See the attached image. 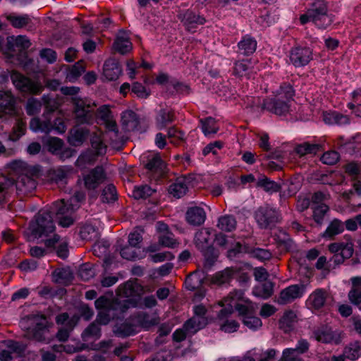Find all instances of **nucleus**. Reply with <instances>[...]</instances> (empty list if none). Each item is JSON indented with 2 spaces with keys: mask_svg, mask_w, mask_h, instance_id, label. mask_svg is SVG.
Here are the masks:
<instances>
[{
  "mask_svg": "<svg viewBox=\"0 0 361 361\" xmlns=\"http://www.w3.org/2000/svg\"><path fill=\"white\" fill-rule=\"evenodd\" d=\"M334 16L329 13L326 0H313L307 11L300 16V22L305 25L312 22L319 29L325 30L334 22Z\"/></svg>",
  "mask_w": 361,
  "mask_h": 361,
  "instance_id": "obj_1",
  "label": "nucleus"
},
{
  "mask_svg": "<svg viewBox=\"0 0 361 361\" xmlns=\"http://www.w3.org/2000/svg\"><path fill=\"white\" fill-rule=\"evenodd\" d=\"M73 112L76 124L90 125L94 123L96 116V104L94 102H92L86 99L74 97L73 98Z\"/></svg>",
  "mask_w": 361,
  "mask_h": 361,
  "instance_id": "obj_2",
  "label": "nucleus"
},
{
  "mask_svg": "<svg viewBox=\"0 0 361 361\" xmlns=\"http://www.w3.org/2000/svg\"><path fill=\"white\" fill-rule=\"evenodd\" d=\"M254 218L260 229L271 230L281 221V214L278 209L266 204L255 211Z\"/></svg>",
  "mask_w": 361,
  "mask_h": 361,
  "instance_id": "obj_3",
  "label": "nucleus"
},
{
  "mask_svg": "<svg viewBox=\"0 0 361 361\" xmlns=\"http://www.w3.org/2000/svg\"><path fill=\"white\" fill-rule=\"evenodd\" d=\"M91 146L93 149H88L82 152L76 161L78 166L92 164L99 156L103 155L106 152V146L104 144L100 135L94 133L90 138Z\"/></svg>",
  "mask_w": 361,
  "mask_h": 361,
  "instance_id": "obj_4",
  "label": "nucleus"
},
{
  "mask_svg": "<svg viewBox=\"0 0 361 361\" xmlns=\"http://www.w3.org/2000/svg\"><path fill=\"white\" fill-rule=\"evenodd\" d=\"M11 79L16 88L24 94H39L44 89L40 82L32 80L18 71L11 73Z\"/></svg>",
  "mask_w": 361,
  "mask_h": 361,
  "instance_id": "obj_5",
  "label": "nucleus"
},
{
  "mask_svg": "<svg viewBox=\"0 0 361 361\" xmlns=\"http://www.w3.org/2000/svg\"><path fill=\"white\" fill-rule=\"evenodd\" d=\"M354 245L352 242H337L331 243L329 245V250L334 254L329 259L331 264L339 265L343 263L345 259H349L353 256L354 252Z\"/></svg>",
  "mask_w": 361,
  "mask_h": 361,
  "instance_id": "obj_6",
  "label": "nucleus"
},
{
  "mask_svg": "<svg viewBox=\"0 0 361 361\" xmlns=\"http://www.w3.org/2000/svg\"><path fill=\"white\" fill-rule=\"evenodd\" d=\"M55 231V226L51 212L39 211L36 216V226H32V234L36 237L49 235Z\"/></svg>",
  "mask_w": 361,
  "mask_h": 361,
  "instance_id": "obj_7",
  "label": "nucleus"
},
{
  "mask_svg": "<svg viewBox=\"0 0 361 361\" xmlns=\"http://www.w3.org/2000/svg\"><path fill=\"white\" fill-rule=\"evenodd\" d=\"M313 59L312 49L307 47L297 46L289 51V60L295 68L307 66Z\"/></svg>",
  "mask_w": 361,
  "mask_h": 361,
  "instance_id": "obj_8",
  "label": "nucleus"
},
{
  "mask_svg": "<svg viewBox=\"0 0 361 361\" xmlns=\"http://www.w3.org/2000/svg\"><path fill=\"white\" fill-rule=\"evenodd\" d=\"M33 319L35 322V325L28 332L30 337L37 341H45L44 334L54 326V324L47 320V317L45 314L41 313L33 314Z\"/></svg>",
  "mask_w": 361,
  "mask_h": 361,
  "instance_id": "obj_9",
  "label": "nucleus"
},
{
  "mask_svg": "<svg viewBox=\"0 0 361 361\" xmlns=\"http://www.w3.org/2000/svg\"><path fill=\"white\" fill-rule=\"evenodd\" d=\"M145 168L147 170L149 176L156 180L161 179L167 173V167L165 161L161 159L159 154H155L148 157Z\"/></svg>",
  "mask_w": 361,
  "mask_h": 361,
  "instance_id": "obj_10",
  "label": "nucleus"
},
{
  "mask_svg": "<svg viewBox=\"0 0 361 361\" xmlns=\"http://www.w3.org/2000/svg\"><path fill=\"white\" fill-rule=\"evenodd\" d=\"M282 97L278 96L264 99L262 109L278 116H286L290 111V104Z\"/></svg>",
  "mask_w": 361,
  "mask_h": 361,
  "instance_id": "obj_11",
  "label": "nucleus"
},
{
  "mask_svg": "<svg viewBox=\"0 0 361 361\" xmlns=\"http://www.w3.org/2000/svg\"><path fill=\"white\" fill-rule=\"evenodd\" d=\"M310 344L306 340L300 338L294 348H286L283 350L280 361H304L301 355L308 352Z\"/></svg>",
  "mask_w": 361,
  "mask_h": 361,
  "instance_id": "obj_12",
  "label": "nucleus"
},
{
  "mask_svg": "<svg viewBox=\"0 0 361 361\" xmlns=\"http://www.w3.org/2000/svg\"><path fill=\"white\" fill-rule=\"evenodd\" d=\"M312 334L317 341L324 343L338 344L341 341L340 334L334 331L327 326H322L314 329Z\"/></svg>",
  "mask_w": 361,
  "mask_h": 361,
  "instance_id": "obj_13",
  "label": "nucleus"
},
{
  "mask_svg": "<svg viewBox=\"0 0 361 361\" xmlns=\"http://www.w3.org/2000/svg\"><path fill=\"white\" fill-rule=\"evenodd\" d=\"M133 305L130 299H127L123 301H120L118 299H112L107 309L106 310L109 316L114 319H122L124 317V314Z\"/></svg>",
  "mask_w": 361,
  "mask_h": 361,
  "instance_id": "obj_14",
  "label": "nucleus"
},
{
  "mask_svg": "<svg viewBox=\"0 0 361 361\" xmlns=\"http://www.w3.org/2000/svg\"><path fill=\"white\" fill-rule=\"evenodd\" d=\"M105 179L102 166H97L84 176L85 186L87 190L96 189Z\"/></svg>",
  "mask_w": 361,
  "mask_h": 361,
  "instance_id": "obj_15",
  "label": "nucleus"
},
{
  "mask_svg": "<svg viewBox=\"0 0 361 361\" xmlns=\"http://www.w3.org/2000/svg\"><path fill=\"white\" fill-rule=\"evenodd\" d=\"M329 300H333V298L328 292L324 289L318 288L310 294L307 301L313 309L319 310L326 307Z\"/></svg>",
  "mask_w": 361,
  "mask_h": 361,
  "instance_id": "obj_16",
  "label": "nucleus"
},
{
  "mask_svg": "<svg viewBox=\"0 0 361 361\" xmlns=\"http://www.w3.org/2000/svg\"><path fill=\"white\" fill-rule=\"evenodd\" d=\"M302 286L298 284L291 285L281 291L277 302L280 305H286L302 297Z\"/></svg>",
  "mask_w": 361,
  "mask_h": 361,
  "instance_id": "obj_17",
  "label": "nucleus"
},
{
  "mask_svg": "<svg viewBox=\"0 0 361 361\" xmlns=\"http://www.w3.org/2000/svg\"><path fill=\"white\" fill-rule=\"evenodd\" d=\"M181 21L188 32H194L198 25L206 23L205 18L190 10H187L183 15Z\"/></svg>",
  "mask_w": 361,
  "mask_h": 361,
  "instance_id": "obj_18",
  "label": "nucleus"
},
{
  "mask_svg": "<svg viewBox=\"0 0 361 361\" xmlns=\"http://www.w3.org/2000/svg\"><path fill=\"white\" fill-rule=\"evenodd\" d=\"M122 73V68L115 59H107L103 66V76L109 81L116 80Z\"/></svg>",
  "mask_w": 361,
  "mask_h": 361,
  "instance_id": "obj_19",
  "label": "nucleus"
},
{
  "mask_svg": "<svg viewBox=\"0 0 361 361\" xmlns=\"http://www.w3.org/2000/svg\"><path fill=\"white\" fill-rule=\"evenodd\" d=\"M275 240L279 248L283 251L290 252L296 250L297 246L290 235L285 231L280 229L275 234Z\"/></svg>",
  "mask_w": 361,
  "mask_h": 361,
  "instance_id": "obj_20",
  "label": "nucleus"
},
{
  "mask_svg": "<svg viewBox=\"0 0 361 361\" xmlns=\"http://www.w3.org/2000/svg\"><path fill=\"white\" fill-rule=\"evenodd\" d=\"M352 286L348 298L351 304L361 310V276L351 278Z\"/></svg>",
  "mask_w": 361,
  "mask_h": 361,
  "instance_id": "obj_21",
  "label": "nucleus"
},
{
  "mask_svg": "<svg viewBox=\"0 0 361 361\" xmlns=\"http://www.w3.org/2000/svg\"><path fill=\"white\" fill-rule=\"evenodd\" d=\"M323 145L320 143H311L310 142H304L300 144H296L294 147L293 152L300 157L305 155H315L317 152L323 151Z\"/></svg>",
  "mask_w": 361,
  "mask_h": 361,
  "instance_id": "obj_22",
  "label": "nucleus"
},
{
  "mask_svg": "<svg viewBox=\"0 0 361 361\" xmlns=\"http://www.w3.org/2000/svg\"><path fill=\"white\" fill-rule=\"evenodd\" d=\"M213 235L208 228H203L195 233L194 244L198 250L213 245Z\"/></svg>",
  "mask_w": 361,
  "mask_h": 361,
  "instance_id": "obj_23",
  "label": "nucleus"
},
{
  "mask_svg": "<svg viewBox=\"0 0 361 361\" xmlns=\"http://www.w3.org/2000/svg\"><path fill=\"white\" fill-rule=\"evenodd\" d=\"M187 222L192 226H200L206 219V213L203 208L193 207L189 208L185 214Z\"/></svg>",
  "mask_w": 361,
  "mask_h": 361,
  "instance_id": "obj_24",
  "label": "nucleus"
},
{
  "mask_svg": "<svg viewBox=\"0 0 361 361\" xmlns=\"http://www.w3.org/2000/svg\"><path fill=\"white\" fill-rule=\"evenodd\" d=\"M121 123L128 131L138 130L140 119L137 114L132 110H127L121 114Z\"/></svg>",
  "mask_w": 361,
  "mask_h": 361,
  "instance_id": "obj_25",
  "label": "nucleus"
},
{
  "mask_svg": "<svg viewBox=\"0 0 361 361\" xmlns=\"http://www.w3.org/2000/svg\"><path fill=\"white\" fill-rule=\"evenodd\" d=\"M16 185L18 190L23 193H28L36 188L37 182L32 176L27 173H23L18 177Z\"/></svg>",
  "mask_w": 361,
  "mask_h": 361,
  "instance_id": "obj_26",
  "label": "nucleus"
},
{
  "mask_svg": "<svg viewBox=\"0 0 361 361\" xmlns=\"http://www.w3.org/2000/svg\"><path fill=\"white\" fill-rule=\"evenodd\" d=\"M188 190V180L184 176L177 178L168 189L169 192L176 198L184 196Z\"/></svg>",
  "mask_w": 361,
  "mask_h": 361,
  "instance_id": "obj_27",
  "label": "nucleus"
},
{
  "mask_svg": "<svg viewBox=\"0 0 361 361\" xmlns=\"http://www.w3.org/2000/svg\"><path fill=\"white\" fill-rule=\"evenodd\" d=\"M16 100L11 92L0 90V111L12 114L15 111Z\"/></svg>",
  "mask_w": 361,
  "mask_h": 361,
  "instance_id": "obj_28",
  "label": "nucleus"
},
{
  "mask_svg": "<svg viewBox=\"0 0 361 361\" xmlns=\"http://www.w3.org/2000/svg\"><path fill=\"white\" fill-rule=\"evenodd\" d=\"M80 317L77 314H74L71 317V319L66 324V326L61 327L56 334V338L61 342L68 341L71 332L73 330L75 326L78 324Z\"/></svg>",
  "mask_w": 361,
  "mask_h": 361,
  "instance_id": "obj_29",
  "label": "nucleus"
},
{
  "mask_svg": "<svg viewBox=\"0 0 361 361\" xmlns=\"http://www.w3.org/2000/svg\"><path fill=\"white\" fill-rule=\"evenodd\" d=\"M257 41L250 35L244 36L238 43V47L240 53L245 56L252 54L257 49Z\"/></svg>",
  "mask_w": 361,
  "mask_h": 361,
  "instance_id": "obj_30",
  "label": "nucleus"
},
{
  "mask_svg": "<svg viewBox=\"0 0 361 361\" xmlns=\"http://www.w3.org/2000/svg\"><path fill=\"white\" fill-rule=\"evenodd\" d=\"M297 322V316L294 311H286L279 319V328L285 333H288L293 329L294 324Z\"/></svg>",
  "mask_w": 361,
  "mask_h": 361,
  "instance_id": "obj_31",
  "label": "nucleus"
},
{
  "mask_svg": "<svg viewBox=\"0 0 361 361\" xmlns=\"http://www.w3.org/2000/svg\"><path fill=\"white\" fill-rule=\"evenodd\" d=\"M204 257V267L211 269L219 257V251L213 245L199 250Z\"/></svg>",
  "mask_w": 361,
  "mask_h": 361,
  "instance_id": "obj_32",
  "label": "nucleus"
},
{
  "mask_svg": "<svg viewBox=\"0 0 361 361\" xmlns=\"http://www.w3.org/2000/svg\"><path fill=\"white\" fill-rule=\"evenodd\" d=\"M323 120L327 124H337L339 126L349 123V118L338 111L324 112Z\"/></svg>",
  "mask_w": 361,
  "mask_h": 361,
  "instance_id": "obj_33",
  "label": "nucleus"
},
{
  "mask_svg": "<svg viewBox=\"0 0 361 361\" xmlns=\"http://www.w3.org/2000/svg\"><path fill=\"white\" fill-rule=\"evenodd\" d=\"M175 120V114L171 111L161 109L159 111L156 117V126L158 129H163L172 123Z\"/></svg>",
  "mask_w": 361,
  "mask_h": 361,
  "instance_id": "obj_34",
  "label": "nucleus"
},
{
  "mask_svg": "<svg viewBox=\"0 0 361 361\" xmlns=\"http://www.w3.org/2000/svg\"><path fill=\"white\" fill-rule=\"evenodd\" d=\"M44 120L41 121L39 118H33L30 122V128L34 131H42L49 133L53 128V124L51 118H47L44 115Z\"/></svg>",
  "mask_w": 361,
  "mask_h": 361,
  "instance_id": "obj_35",
  "label": "nucleus"
},
{
  "mask_svg": "<svg viewBox=\"0 0 361 361\" xmlns=\"http://www.w3.org/2000/svg\"><path fill=\"white\" fill-rule=\"evenodd\" d=\"M233 274L234 270L232 268H226L214 274L211 281L213 284L218 286L228 283L233 279Z\"/></svg>",
  "mask_w": 361,
  "mask_h": 361,
  "instance_id": "obj_36",
  "label": "nucleus"
},
{
  "mask_svg": "<svg viewBox=\"0 0 361 361\" xmlns=\"http://www.w3.org/2000/svg\"><path fill=\"white\" fill-rule=\"evenodd\" d=\"M90 130L86 128H79L73 129L71 132L69 142L74 146H79L82 145L84 141L87 138Z\"/></svg>",
  "mask_w": 361,
  "mask_h": 361,
  "instance_id": "obj_37",
  "label": "nucleus"
},
{
  "mask_svg": "<svg viewBox=\"0 0 361 361\" xmlns=\"http://www.w3.org/2000/svg\"><path fill=\"white\" fill-rule=\"evenodd\" d=\"M135 326L133 324L123 322L115 326L114 333L117 337L126 338L137 333Z\"/></svg>",
  "mask_w": 361,
  "mask_h": 361,
  "instance_id": "obj_38",
  "label": "nucleus"
},
{
  "mask_svg": "<svg viewBox=\"0 0 361 361\" xmlns=\"http://www.w3.org/2000/svg\"><path fill=\"white\" fill-rule=\"evenodd\" d=\"M244 302L245 303L236 302L234 304V308L238 312L241 319L245 317L256 314V307L254 305L248 300Z\"/></svg>",
  "mask_w": 361,
  "mask_h": 361,
  "instance_id": "obj_39",
  "label": "nucleus"
},
{
  "mask_svg": "<svg viewBox=\"0 0 361 361\" xmlns=\"http://www.w3.org/2000/svg\"><path fill=\"white\" fill-rule=\"evenodd\" d=\"M237 221L233 215H224L220 216L218 220V228L224 231L231 232L235 229Z\"/></svg>",
  "mask_w": 361,
  "mask_h": 361,
  "instance_id": "obj_40",
  "label": "nucleus"
},
{
  "mask_svg": "<svg viewBox=\"0 0 361 361\" xmlns=\"http://www.w3.org/2000/svg\"><path fill=\"white\" fill-rule=\"evenodd\" d=\"M31 45L29 39L23 35H18L16 38L11 37V39L8 40L7 47L8 49L12 51H15V47L20 49H28Z\"/></svg>",
  "mask_w": 361,
  "mask_h": 361,
  "instance_id": "obj_41",
  "label": "nucleus"
},
{
  "mask_svg": "<svg viewBox=\"0 0 361 361\" xmlns=\"http://www.w3.org/2000/svg\"><path fill=\"white\" fill-rule=\"evenodd\" d=\"M251 69V61L247 59L239 60L235 62L233 68V75L237 77L247 76Z\"/></svg>",
  "mask_w": 361,
  "mask_h": 361,
  "instance_id": "obj_42",
  "label": "nucleus"
},
{
  "mask_svg": "<svg viewBox=\"0 0 361 361\" xmlns=\"http://www.w3.org/2000/svg\"><path fill=\"white\" fill-rule=\"evenodd\" d=\"M132 319L136 324L146 329L156 324L155 320L152 319L148 313L144 312L135 314Z\"/></svg>",
  "mask_w": 361,
  "mask_h": 361,
  "instance_id": "obj_43",
  "label": "nucleus"
},
{
  "mask_svg": "<svg viewBox=\"0 0 361 361\" xmlns=\"http://www.w3.org/2000/svg\"><path fill=\"white\" fill-rule=\"evenodd\" d=\"M75 206L70 201L65 202L64 200H61L60 202H56L54 213L56 217L72 214L75 210Z\"/></svg>",
  "mask_w": 361,
  "mask_h": 361,
  "instance_id": "obj_44",
  "label": "nucleus"
},
{
  "mask_svg": "<svg viewBox=\"0 0 361 361\" xmlns=\"http://www.w3.org/2000/svg\"><path fill=\"white\" fill-rule=\"evenodd\" d=\"M344 231V226L341 221L335 219L328 226L326 231L323 233V237L331 238Z\"/></svg>",
  "mask_w": 361,
  "mask_h": 361,
  "instance_id": "obj_45",
  "label": "nucleus"
},
{
  "mask_svg": "<svg viewBox=\"0 0 361 361\" xmlns=\"http://www.w3.org/2000/svg\"><path fill=\"white\" fill-rule=\"evenodd\" d=\"M257 186L263 188L264 191L269 193L277 192L281 189V185L279 183L271 180L267 177L259 179Z\"/></svg>",
  "mask_w": 361,
  "mask_h": 361,
  "instance_id": "obj_46",
  "label": "nucleus"
},
{
  "mask_svg": "<svg viewBox=\"0 0 361 361\" xmlns=\"http://www.w3.org/2000/svg\"><path fill=\"white\" fill-rule=\"evenodd\" d=\"M200 122L202 132L206 136L210 134H215L219 130L215 118L211 116L200 119Z\"/></svg>",
  "mask_w": 361,
  "mask_h": 361,
  "instance_id": "obj_47",
  "label": "nucleus"
},
{
  "mask_svg": "<svg viewBox=\"0 0 361 361\" xmlns=\"http://www.w3.org/2000/svg\"><path fill=\"white\" fill-rule=\"evenodd\" d=\"M113 47L116 51L124 55L132 49V43L128 38L117 37L113 44Z\"/></svg>",
  "mask_w": 361,
  "mask_h": 361,
  "instance_id": "obj_48",
  "label": "nucleus"
},
{
  "mask_svg": "<svg viewBox=\"0 0 361 361\" xmlns=\"http://www.w3.org/2000/svg\"><path fill=\"white\" fill-rule=\"evenodd\" d=\"M344 356L350 360H357L361 354V342L350 343L344 348Z\"/></svg>",
  "mask_w": 361,
  "mask_h": 361,
  "instance_id": "obj_49",
  "label": "nucleus"
},
{
  "mask_svg": "<svg viewBox=\"0 0 361 361\" xmlns=\"http://www.w3.org/2000/svg\"><path fill=\"white\" fill-rule=\"evenodd\" d=\"M202 278L197 272H192L187 276L184 284L189 290H195L202 285Z\"/></svg>",
  "mask_w": 361,
  "mask_h": 361,
  "instance_id": "obj_50",
  "label": "nucleus"
},
{
  "mask_svg": "<svg viewBox=\"0 0 361 361\" xmlns=\"http://www.w3.org/2000/svg\"><path fill=\"white\" fill-rule=\"evenodd\" d=\"M95 321L92 322L82 332L83 341H87L90 338H99L101 336V328Z\"/></svg>",
  "mask_w": 361,
  "mask_h": 361,
  "instance_id": "obj_51",
  "label": "nucleus"
},
{
  "mask_svg": "<svg viewBox=\"0 0 361 361\" xmlns=\"http://www.w3.org/2000/svg\"><path fill=\"white\" fill-rule=\"evenodd\" d=\"M26 132V123L22 120H18L13 127L12 131L8 136L11 141L18 140Z\"/></svg>",
  "mask_w": 361,
  "mask_h": 361,
  "instance_id": "obj_52",
  "label": "nucleus"
},
{
  "mask_svg": "<svg viewBox=\"0 0 361 361\" xmlns=\"http://www.w3.org/2000/svg\"><path fill=\"white\" fill-rule=\"evenodd\" d=\"M155 192L147 185L135 186L133 190L132 196L136 199H146L153 195Z\"/></svg>",
  "mask_w": 361,
  "mask_h": 361,
  "instance_id": "obj_53",
  "label": "nucleus"
},
{
  "mask_svg": "<svg viewBox=\"0 0 361 361\" xmlns=\"http://www.w3.org/2000/svg\"><path fill=\"white\" fill-rule=\"evenodd\" d=\"M7 20L15 28H22L31 22L30 16L27 14L22 16L10 15L7 17Z\"/></svg>",
  "mask_w": 361,
  "mask_h": 361,
  "instance_id": "obj_54",
  "label": "nucleus"
},
{
  "mask_svg": "<svg viewBox=\"0 0 361 361\" xmlns=\"http://www.w3.org/2000/svg\"><path fill=\"white\" fill-rule=\"evenodd\" d=\"M80 235L82 240L90 241L97 238L98 233L94 226L85 224L80 228Z\"/></svg>",
  "mask_w": 361,
  "mask_h": 361,
  "instance_id": "obj_55",
  "label": "nucleus"
},
{
  "mask_svg": "<svg viewBox=\"0 0 361 361\" xmlns=\"http://www.w3.org/2000/svg\"><path fill=\"white\" fill-rule=\"evenodd\" d=\"M140 249L132 245H126L121 249V256L128 260L140 259Z\"/></svg>",
  "mask_w": 361,
  "mask_h": 361,
  "instance_id": "obj_56",
  "label": "nucleus"
},
{
  "mask_svg": "<svg viewBox=\"0 0 361 361\" xmlns=\"http://www.w3.org/2000/svg\"><path fill=\"white\" fill-rule=\"evenodd\" d=\"M313 209V219L317 224L321 226L323 224L324 218L326 214L329 212V208L325 204H320Z\"/></svg>",
  "mask_w": 361,
  "mask_h": 361,
  "instance_id": "obj_57",
  "label": "nucleus"
},
{
  "mask_svg": "<svg viewBox=\"0 0 361 361\" xmlns=\"http://www.w3.org/2000/svg\"><path fill=\"white\" fill-rule=\"evenodd\" d=\"M273 287L271 282H265L260 287L256 288L253 293L256 296L267 299L273 294Z\"/></svg>",
  "mask_w": 361,
  "mask_h": 361,
  "instance_id": "obj_58",
  "label": "nucleus"
},
{
  "mask_svg": "<svg viewBox=\"0 0 361 361\" xmlns=\"http://www.w3.org/2000/svg\"><path fill=\"white\" fill-rule=\"evenodd\" d=\"M7 349L11 353H16L18 356H22L25 350V345L18 341L13 340H6L4 341Z\"/></svg>",
  "mask_w": 361,
  "mask_h": 361,
  "instance_id": "obj_59",
  "label": "nucleus"
},
{
  "mask_svg": "<svg viewBox=\"0 0 361 361\" xmlns=\"http://www.w3.org/2000/svg\"><path fill=\"white\" fill-rule=\"evenodd\" d=\"M85 71V67L82 65V61H80L68 68L66 78L70 81L78 79Z\"/></svg>",
  "mask_w": 361,
  "mask_h": 361,
  "instance_id": "obj_60",
  "label": "nucleus"
},
{
  "mask_svg": "<svg viewBox=\"0 0 361 361\" xmlns=\"http://www.w3.org/2000/svg\"><path fill=\"white\" fill-rule=\"evenodd\" d=\"M159 243L164 247L174 248L178 245L179 243L174 238V235L171 232L163 233L159 236Z\"/></svg>",
  "mask_w": 361,
  "mask_h": 361,
  "instance_id": "obj_61",
  "label": "nucleus"
},
{
  "mask_svg": "<svg viewBox=\"0 0 361 361\" xmlns=\"http://www.w3.org/2000/svg\"><path fill=\"white\" fill-rule=\"evenodd\" d=\"M102 201L106 202H114L117 200L116 187L113 184H109L102 191Z\"/></svg>",
  "mask_w": 361,
  "mask_h": 361,
  "instance_id": "obj_62",
  "label": "nucleus"
},
{
  "mask_svg": "<svg viewBox=\"0 0 361 361\" xmlns=\"http://www.w3.org/2000/svg\"><path fill=\"white\" fill-rule=\"evenodd\" d=\"M244 292L242 290H234L231 291L228 296L225 298L226 302L231 307H234V304L240 302V301H245L243 298Z\"/></svg>",
  "mask_w": 361,
  "mask_h": 361,
  "instance_id": "obj_63",
  "label": "nucleus"
},
{
  "mask_svg": "<svg viewBox=\"0 0 361 361\" xmlns=\"http://www.w3.org/2000/svg\"><path fill=\"white\" fill-rule=\"evenodd\" d=\"M320 159L324 164L334 165L339 161L340 154L336 151H328L323 154Z\"/></svg>",
  "mask_w": 361,
  "mask_h": 361,
  "instance_id": "obj_64",
  "label": "nucleus"
}]
</instances>
